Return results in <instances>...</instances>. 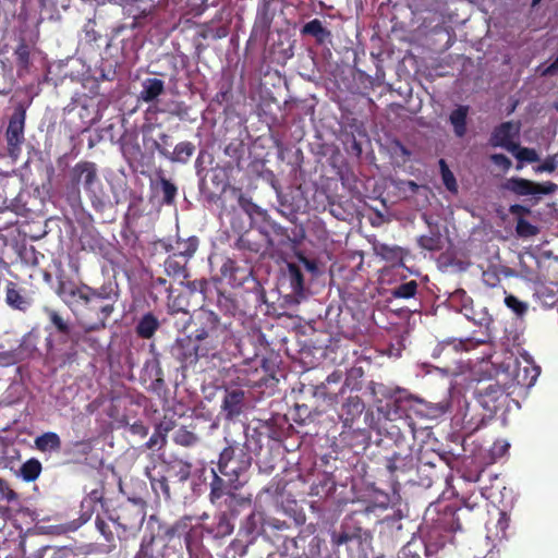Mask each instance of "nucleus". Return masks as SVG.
<instances>
[{"label":"nucleus","instance_id":"3","mask_svg":"<svg viewBox=\"0 0 558 558\" xmlns=\"http://www.w3.org/2000/svg\"><path fill=\"white\" fill-rule=\"evenodd\" d=\"M119 299V286L113 280L105 281L100 287L93 288L90 301L83 322L89 320L87 330L105 328L106 322L114 311Z\"/></svg>","mask_w":558,"mask_h":558},{"label":"nucleus","instance_id":"11","mask_svg":"<svg viewBox=\"0 0 558 558\" xmlns=\"http://www.w3.org/2000/svg\"><path fill=\"white\" fill-rule=\"evenodd\" d=\"M65 339H58L54 343L50 338H46V360L58 368H63L73 364L77 360V343Z\"/></svg>","mask_w":558,"mask_h":558},{"label":"nucleus","instance_id":"50","mask_svg":"<svg viewBox=\"0 0 558 558\" xmlns=\"http://www.w3.org/2000/svg\"><path fill=\"white\" fill-rule=\"evenodd\" d=\"M149 367L155 372V378L151 381L149 389L156 392L157 395H160L161 391L166 389V383L163 379V371L161 368L158 357H155L151 361H147L145 363V368L147 369Z\"/></svg>","mask_w":558,"mask_h":558},{"label":"nucleus","instance_id":"37","mask_svg":"<svg viewBox=\"0 0 558 558\" xmlns=\"http://www.w3.org/2000/svg\"><path fill=\"white\" fill-rule=\"evenodd\" d=\"M198 247V239L190 236L187 239H178L174 245H167L166 251L185 259L191 258Z\"/></svg>","mask_w":558,"mask_h":558},{"label":"nucleus","instance_id":"56","mask_svg":"<svg viewBox=\"0 0 558 558\" xmlns=\"http://www.w3.org/2000/svg\"><path fill=\"white\" fill-rule=\"evenodd\" d=\"M439 167H440V173L442 183L446 186V189L451 193L458 192V183L456 180L454 174L452 171L448 168L446 161L444 159L439 160Z\"/></svg>","mask_w":558,"mask_h":558},{"label":"nucleus","instance_id":"32","mask_svg":"<svg viewBox=\"0 0 558 558\" xmlns=\"http://www.w3.org/2000/svg\"><path fill=\"white\" fill-rule=\"evenodd\" d=\"M373 248L378 257L390 263L392 266H403V259L407 251L401 246L376 243Z\"/></svg>","mask_w":558,"mask_h":558},{"label":"nucleus","instance_id":"23","mask_svg":"<svg viewBox=\"0 0 558 558\" xmlns=\"http://www.w3.org/2000/svg\"><path fill=\"white\" fill-rule=\"evenodd\" d=\"M5 304L13 311L26 313L33 305V299L14 281L5 284Z\"/></svg>","mask_w":558,"mask_h":558},{"label":"nucleus","instance_id":"40","mask_svg":"<svg viewBox=\"0 0 558 558\" xmlns=\"http://www.w3.org/2000/svg\"><path fill=\"white\" fill-rule=\"evenodd\" d=\"M192 472V464L190 462L175 459L167 464V476L179 483L186 482Z\"/></svg>","mask_w":558,"mask_h":558},{"label":"nucleus","instance_id":"34","mask_svg":"<svg viewBox=\"0 0 558 558\" xmlns=\"http://www.w3.org/2000/svg\"><path fill=\"white\" fill-rule=\"evenodd\" d=\"M469 110H470L469 106L459 105L449 114V122L452 125L453 133L459 138L464 137L466 134Z\"/></svg>","mask_w":558,"mask_h":558},{"label":"nucleus","instance_id":"33","mask_svg":"<svg viewBox=\"0 0 558 558\" xmlns=\"http://www.w3.org/2000/svg\"><path fill=\"white\" fill-rule=\"evenodd\" d=\"M160 328V322L153 312L145 313L136 323L135 332L141 339H151Z\"/></svg>","mask_w":558,"mask_h":558},{"label":"nucleus","instance_id":"57","mask_svg":"<svg viewBox=\"0 0 558 558\" xmlns=\"http://www.w3.org/2000/svg\"><path fill=\"white\" fill-rule=\"evenodd\" d=\"M173 440L177 445L190 447L197 442L198 437L196 434L182 426L175 430Z\"/></svg>","mask_w":558,"mask_h":558},{"label":"nucleus","instance_id":"45","mask_svg":"<svg viewBox=\"0 0 558 558\" xmlns=\"http://www.w3.org/2000/svg\"><path fill=\"white\" fill-rule=\"evenodd\" d=\"M483 343V341H474L473 339L466 338V339H451V340H444L440 342L436 351L446 352L448 349H452L454 351H470L474 348H476L478 344Z\"/></svg>","mask_w":558,"mask_h":558},{"label":"nucleus","instance_id":"19","mask_svg":"<svg viewBox=\"0 0 558 558\" xmlns=\"http://www.w3.org/2000/svg\"><path fill=\"white\" fill-rule=\"evenodd\" d=\"M246 409L245 393L241 389H226L221 401V413L226 421H235Z\"/></svg>","mask_w":558,"mask_h":558},{"label":"nucleus","instance_id":"35","mask_svg":"<svg viewBox=\"0 0 558 558\" xmlns=\"http://www.w3.org/2000/svg\"><path fill=\"white\" fill-rule=\"evenodd\" d=\"M450 303L453 307H456L459 312L463 313V315L473 320L476 324L482 325L481 322H477L475 317L472 316L473 313V300L463 289L456 290L450 295Z\"/></svg>","mask_w":558,"mask_h":558},{"label":"nucleus","instance_id":"52","mask_svg":"<svg viewBox=\"0 0 558 558\" xmlns=\"http://www.w3.org/2000/svg\"><path fill=\"white\" fill-rule=\"evenodd\" d=\"M287 276L292 288V292L294 294L302 293L304 290V277L300 266L294 263L288 264Z\"/></svg>","mask_w":558,"mask_h":558},{"label":"nucleus","instance_id":"24","mask_svg":"<svg viewBox=\"0 0 558 558\" xmlns=\"http://www.w3.org/2000/svg\"><path fill=\"white\" fill-rule=\"evenodd\" d=\"M220 274L232 287H241L248 280L252 270L246 265L241 266L231 258H225L220 266Z\"/></svg>","mask_w":558,"mask_h":558},{"label":"nucleus","instance_id":"14","mask_svg":"<svg viewBox=\"0 0 558 558\" xmlns=\"http://www.w3.org/2000/svg\"><path fill=\"white\" fill-rule=\"evenodd\" d=\"M23 510L22 497L10 482L0 477V519L11 521Z\"/></svg>","mask_w":558,"mask_h":558},{"label":"nucleus","instance_id":"60","mask_svg":"<svg viewBox=\"0 0 558 558\" xmlns=\"http://www.w3.org/2000/svg\"><path fill=\"white\" fill-rule=\"evenodd\" d=\"M505 304L518 316H523L527 312L526 303L520 301L517 296L512 294H508L505 298Z\"/></svg>","mask_w":558,"mask_h":558},{"label":"nucleus","instance_id":"30","mask_svg":"<svg viewBox=\"0 0 558 558\" xmlns=\"http://www.w3.org/2000/svg\"><path fill=\"white\" fill-rule=\"evenodd\" d=\"M281 544L277 546V549L268 555L267 558H300L299 543L305 542L303 532L298 536H288L282 538Z\"/></svg>","mask_w":558,"mask_h":558},{"label":"nucleus","instance_id":"25","mask_svg":"<svg viewBox=\"0 0 558 558\" xmlns=\"http://www.w3.org/2000/svg\"><path fill=\"white\" fill-rule=\"evenodd\" d=\"M194 342L197 345L198 354L202 357H214L223 347V344L232 338V336H223V335H210V336H194L191 335Z\"/></svg>","mask_w":558,"mask_h":558},{"label":"nucleus","instance_id":"18","mask_svg":"<svg viewBox=\"0 0 558 558\" xmlns=\"http://www.w3.org/2000/svg\"><path fill=\"white\" fill-rule=\"evenodd\" d=\"M156 7L149 0H125L122 12L131 17V27L141 28L151 21Z\"/></svg>","mask_w":558,"mask_h":558},{"label":"nucleus","instance_id":"10","mask_svg":"<svg viewBox=\"0 0 558 558\" xmlns=\"http://www.w3.org/2000/svg\"><path fill=\"white\" fill-rule=\"evenodd\" d=\"M194 330L190 335L197 337L210 335L232 336L229 324L221 323L219 316L209 310L201 308L192 317Z\"/></svg>","mask_w":558,"mask_h":558},{"label":"nucleus","instance_id":"5","mask_svg":"<svg viewBox=\"0 0 558 558\" xmlns=\"http://www.w3.org/2000/svg\"><path fill=\"white\" fill-rule=\"evenodd\" d=\"M236 373L239 384L250 388L272 390L279 381L271 363L266 359L245 362L236 369Z\"/></svg>","mask_w":558,"mask_h":558},{"label":"nucleus","instance_id":"61","mask_svg":"<svg viewBox=\"0 0 558 558\" xmlns=\"http://www.w3.org/2000/svg\"><path fill=\"white\" fill-rule=\"evenodd\" d=\"M323 539L318 536H312L308 543V550H303V554L306 558H319L320 557V546L323 545Z\"/></svg>","mask_w":558,"mask_h":558},{"label":"nucleus","instance_id":"2","mask_svg":"<svg viewBox=\"0 0 558 558\" xmlns=\"http://www.w3.org/2000/svg\"><path fill=\"white\" fill-rule=\"evenodd\" d=\"M252 454L246 442L232 441L222 449L217 463V471L228 477V485L240 488L245 480L242 476L252 465Z\"/></svg>","mask_w":558,"mask_h":558},{"label":"nucleus","instance_id":"51","mask_svg":"<svg viewBox=\"0 0 558 558\" xmlns=\"http://www.w3.org/2000/svg\"><path fill=\"white\" fill-rule=\"evenodd\" d=\"M417 244L429 252H438L444 247L442 236L438 230L432 231L430 234L421 235L417 239Z\"/></svg>","mask_w":558,"mask_h":558},{"label":"nucleus","instance_id":"55","mask_svg":"<svg viewBox=\"0 0 558 558\" xmlns=\"http://www.w3.org/2000/svg\"><path fill=\"white\" fill-rule=\"evenodd\" d=\"M263 233L267 236L269 245L274 246L275 241L270 238V233L279 238H288L286 229L274 220L265 218V226L263 227Z\"/></svg>","mask_w":558,"mask_h":558},{"label":"nucleus","instance_id":"62","mask_svg":"<svg viewBox=\"0 0 558 558\" xmlns=\"http://www.w3.org/2000/svg\"><path fill=\"white\" fill-rule=\"evenodd\" d=\"M187 288L192 293L198 292L204 299L210 289V284L206 279L193 280L187 282Z\"/></svg>","mask_w":558,"mask_h":558},{"label":"nucleus","instance_id":"38","mask_svg":"<svg viewBox=\"0 0 558 558\" xmlns=\"http://www.w3.org/2000/svg\"><path fill=\"white\" fill-rule=\"evenodd\" d=\"M165 93V82L159 78H146L142 84L140 99L144 102H153Z\"/></svg>","mask_w":558,"mask_h":558},{"label":"nucleus","instance_id":"58","mask_svg":"<svg viewBox=\"0 0 558 558\" xmlns=\"http://www.w3.org/2000/svg\"><path fill=\"white\" fill-rule=\"evenodd\" d=\"M83 40L93 45L96 44L99 39H101V34L96 29V21L94 19H88L84 24L83 29Z\"/></svg>","mask_w":558,"mask_h":558},{"label":"nucleus","instance_id":"13","mask_svg":"<svg viewBox=\"0 0 558 558\" xmlns=\"http://www.w3.org/2000/svg\"><path fill=\"white\" fill-rule=\"evenodd\" d=\"M521 131L520 121H505L496 125L488 138L492 147H500L506 150L514 151L518 148V138Z\"/></svg>","mask_w":558,"mask_h":558},{"label":"nucleus","instance_id":"49","mask_svg":"<svg viewBox=\"0 0 558 558\" xmlns=\"http://www.w3.org/2000/svg\"><path fill=\"white\" fill-rule=\"evenodd\" d=\"M303 35H311L316 38L317 43L323 44L327 38L331 36L330 31L323 26V23L318 19H314L307 22L301 29Z\"/></svg>","mask_w":558,"mask_h":558},{"label":"nucleus","instance_id":"48","mask_svg":"<svg viewBox=\"0 0 558 558\" xmlns=\"http://www.w3.org/2000/svg\"><path fill=\"white\" fill-rule=\"evenodd\" d=\"M390 296L400 300L415 299L418 293V283L416 280H409L397 284L389 291Z\"/></svg>","mask_w":558,"mask_h":558},{"label":"nucleus","instance_id":"8","mask_svg":"<svg viewBox=\"0 0 558 558\" xmlns=\"http://www.w3.org/2000/svg\"><path fill=\"white\" fill-rule=\"evenodd\" d=\"M282 515L284 518L268 515L263 519V534L272 543H278L282 538L292 535L291 532L306 521V515L302 509H293L292 513L286 511Z\"/></svg>","mask_w":558,"mask_h":558},{"label":"nucleus","instance_id":"4","mask_svg":"<svg viewBox=\"0 0 558 558\" xmlns=\"http://www.w3.org/2000/svg\"><path fill=\"white\" fill-rule=\"evenodd\" d=\"M93 288L83 281L76 282L70 277L58 276L56 294L78 320H83Z\"/></svg>","mask_w":558,"mask_h":558},{"label":"nucleus","instance_id":"64","mask_svg":"<svg viewBox=\"0 0 558 558\" xmlns=\"http://www.w3.org/2000/svg\"><path fill=\"white\" fill-rule=\"evenodd\" d=\"M490 160L499 167L504 172H508L512 166L511 160L504 154H493Z\"/></svg>","mask_w":558,"mask_h":558},{"label":"nucleus","instance_id":"43","mask_svg":"<svg viewBox=\"0 0 558 558\" xmlns=\"http://www.w3.org/2000/svg\"><path fill=\"white\" fill-rule=\"evenodd\" d=\"M43 472V464L37 458H31L23 462L19 470V476L26 483L35 482Z\"/></svg>","mask_w":558,"mask_h":558},{"label":"nucleus","instance_id":"21","mask_svg":"<svg viewBox=\"0 0 558 558\" xmlns=\"http://www.w3.org/2000/svg\"><path fill=\"white\" fill-rule=\"evenodd\" d=\"M367 389L373 397L377 396V393H381L383 397L392 399L396 412L405 411L407 407H411L416 400L412 395L408 393L405 389L397 387L393 390L386 391L383 384L373 380L368 383Z\"/></svg>","mask_w":558,"mask_h":558},{"label":"nucleus","instance_id":"16","mask_svg":"<svg viewBox=\"0 0 558 558\" xmlns=\"http://www.w3.org/2000/svg\"><path fill=\"white\" fill-rule=\"evenodd\" d=\"M507 397L506 388L499 383H489L485 387L477 388L475 391L476 402L489 415L496 413L502 407Z\"/></svg>","mask_w":558,"mask_h":558},{"label":"nucleus","instance_id":"20","mask_svg":"<svg viewBox=\"0 0 558 558\" xmlns=\"http://www.w3.org/2000/svg\"><path fill=\"white\" fill-rule=\"evenodd\" d=\"M150 190L155 197L160 198V204L173 206L178 195V186L170 179H167L162 170L155 173V179L150 180Z\"/></svg>","mask_w":558,"mask_h":558},{"label":"nucleus","instance_id":"1","mask_svg":"<svg viewBox=\"0 0 558 558\" xmlns=\"http://www.w3.org/2000/svg\"><path fill=\"white\" fill-rule=\"evenodd\" d=\"M82 190L89 198L92 207L101 213L106 207L107 194L99 177L98 166L89 160L76 162L68 172L64 194L71 206L82 204Z\"/></svg>","mask_w":558,"mask_h":558},{"label":"nucleus","instance_id":"6","mask_svg":"<svg viewBox=\"0 0 558 558\" xmlns=\"http://www.w3.org/2000/svg\"><path fill=\"white\" fill-rule=\"evenodd\" d=\"M146 517V505L142 499L128 500L121 504L117 510L113 522L120 529L119 538L135 536L142 529Z\"/></svg>","mask_w":558,"mask_h":558},{"label":"nucleus","instance_id":"63","mask_svg":"<svg viewBox=\"0 0 558 558\" xmlns=\"http://www.w3.org/2000/svg\"><path fill=\"white\" fill-rule=\"evenodd\" d=\"M95 525L107 542L113 541V533L110 530L109 524L100 515L96 517Z\"/></svg>","mask_w":558,"mask_h":558},{"label":"nucleus","instance_id":"7","mask_svg":"<svg viewBox=\"0 0 558 558\" xmlns=\"http://www.w3.org/2000/svg\"><path fill=\"white\" fill-rule=\"evenodd\" d=\"M372 535L367 530L343 523L339 531L331 533V543L339 548L345 546L349 555L357 554L360 558H368L366 549L371 547Z\"/></svg>","mask_w":558,"mask_h":558},{"label":"nucleus","instance_id":"54","mask_svg":"<svg viewBox=\"0 0 558 558\" xmlns=\"http://www.w3.org/2000/svg\"><path fill=\"white\" fill-rule=\"evenodd\" d=\"M217 306L225 314L234 316L239 310L236 301L230 295L217 290Z\"/></svg>","mask_w":558,"mask_h":558},{"label":"nucleus","instance_id":"12","mask_svg":"<svg viewBox=\"0 0 558 558\" xmlns=\"http://www.w3.org/2000/svg\"><path fill=\"white\" fill-rule=\"evenodd\" d=\"M501 187L517 196L549 195L555 193L558 189L557 184L550 181L537 183L520 177L507 179Z\"/></svg>","mask_w":558,"mask_h":558},{"label":"nucleus","instance_id":"9","mask_svg":"<svg viewBox=\"0 0 558 558\" xmlns=\"http://www.w3.org/2000/svg\"><path fill=\"white\" fill-rule=\"evenodd\" d=\"M26 120V106L19 102L10 117L5 131V140L10 156L16 157L21 153V146L25 141L24 129Z\"/></svg>","mask_w":558,"mask_h":558},{"label":"nucleus","instance_id":"41","mask_svg":"<svg viewBox=\"0 0 558 558\" xmlns=\"http://www.w3.org/2000/svg\"><path fill=\"white\" fill-rule=\"evenodd\" d=\"M336 490V482L327 474H323L316 482L311 485L310 495L324 499L332 495Z\"/></svg>","mask_w":558,"mask_h":558},{"label":"nucleus","instance_id":"26","mask_svg":"<svg viewBox=\"0 0 558 558\" xmlns=\"http://www.w3.org/2000/svg\"><path fill=\"white\" fill-rule=\"evenodd\" d=\"M364 409L365 404L359 396L348 397L345 402H343L341 405V410L339 412V418L343 425V428L351 429L354 423L362 415Z\"/></svg>","mask_w":558,"mask_h":558},{"label":"nucleus","instance_id":"39","mask_svg":"<svg viewBox=\"0 0 558 558\" xmlns=\"http://www.w3.org/2000/svg\"><path fill=\"white\" fill-rule=\"evenodd\" d=\"M36 450L40 452H59L61 450V438L54 432H46L34 440Z\"/></svg>","mask_w":558,"mask_h":558},{"label":"nucleus","instance_id":"53","mask_svg":"<svg viewBox=\"0 0 558 558\" xmlns=\"http://www.w3.org/2000/svg\"><path fill=\"white\" fill-rule=\"evenodd\" d=\"M512 155H514V157L518 159V165H517V169L520 170L522 169L523 165L522 162H536L539 160V156L537 154V151L534 149V148H530V147H522L520 146V144L518 143V148L514 149V151H510Z\"/></svg>","mask_w":558,"mask_h":558},{"label":"nucleus","instance_id":"15","mask_svg":"<svg viewBox=\"0 0 558 558\" xmlns=\"http://www.w3.org/2000/svg\"><path fill=\"white\" fill-rule=\"evenodd\" d=\"M170 352L182 371L194 367L201 360L197 345L191 335L178 338L171 345Z\"/></svg>","mask_w":558,"mask_h":558},{"label":"nucleus","instance_id":"31","mask_svg":"<svg viewBox=\"0 0 558 558\" xmlns=\"http://www.w3.org/2000/svg\"><path fill=\"white\" fill-rule=\"evenodd\" d=\"M28 339L29 336L26 335L15 349L0 352V360L4 361L7 364H16L31 356L35 345L29 343Z\"/></svg>","mask_w":558,"mask_h":558},{"label":"nucleus","instance_id":"27","mask_svg":"<svg viewBox=\"0 0 558 558\" xmlns=\"http://www.w3.org/2000/svg\"><path fill=\"white\" fill-rule=\"evenodd\" d=\"M44 313L49 318V322L54 327L56 331L60 335L59 339H65L64 343L69 341L78 342V337L72 330L69 319H65L57 310L45 307Z\"/></svg>","mask_w":558,"mask_h":558},{"label":"nucleus","instance_id":"29","mask_svg":"<svg viewBox=\"0 0 558 558\" xmlns=\"http://www.w3.org/2000/svg\"><path fill=\"white\" fill-rule=\"evenodd\" d=\"M166 547L154 533L145 534L133 558H165Z\"/></svg>","mask_w":558,"mask_h":558},{"label":"nucleus","instance_id":"22","mask_svg":"<svg viewBox=\"0 0 558 558\" xmlns=\"http://www.w3.org/2000/svg\"><path fill=\"white\" fill-rule=\"evenodd\" d=\"M151 149L158 151V154L171 162L186 163L195 153V145L192 142L184 141L178 143L173 151H170L167 147L158 143L156 140L153 141Z\"/></svg>","mask_w":558,"mask_h":558},{"label":"nucleus","instance_id":"17","mask_svg":"<svg viewBox=\"0 0 558 558\" xmlns=\"http://www.w3.org/2000/svg\"><path fill=\"white\" fill-rule=\"evenodd\" d=\"M238 488H233L228 485V478L225 480L220 477L216 470H213V481L210 483V494L209 498L213 504L217 502L221 498L225 497V502L231 508L233 506H241L245 504H250L251 500L248 498L239 497L233 490Z\"/></svg>","mask_w":558,"mask_h":558},{"label":"nucleus","instance_id":"44","mask_svg":"<svg viewBox=\"0 0 558 558\" xmlns=\"http://www.w3.org/2000/svg\"><path fill=\"white\" fill-rule=\"evenodd\" d=\"M14 57L17 66V74L21 76L27 73L31 68V47L25 40H21L14 50Z\"/></svg>","mask_w":558,"mask_h":558},{"label":"nucleus","instance_id":"46","mask_svg":"<svg viewBox=\"0 0 558 558\" xmlns=\"http://www.w3.org/2000/svg\"><path fill=\"white\" fill-rule=\"evenodd\" d=\"M539 375V368L537 366H523L517 367L513 380L521 387H531L535 384Z\"/></svg>","mask_w":558,"mask_h":558},{"label":"nucleus","instance_id":"47","mask_svg":"<svg viewBox=\"0 0 558 558\" xmlns=\"http://www.w3.org/2000/svg\"><path fill=\"white\" fill-rule=\"evenodd\" d=\"M186 263L187 259L174 254H170L165 260V270L168 276L174 278L186 277Z\"/></svg>","mask_w":558,"mask_h":558},{"label":"nucleus","instance_id":"36","mask_svg":"<svg viewBox=\"0 0 558 558\" xmlns=\"http://www.w3.org/2000/svg\"><path fill=\"white\" fill-rule=\"evenodd\" d=\"M534 296L544 308H551L558 304V282L541 284L536 288Z\"/></svg>","mask_w":558,"mask_h":558},{"label":"nucleus","instance_id":"59","mask_svg":"<svg viewBox=\"0 0 558 558\" xmlns=\"http://www.w3.org/2000/svg\"><path fill=\"white\" fill-rule=\"evenodd\" d=\"M515 232L520 238H531L538 233V229L523 217H519L517 220Z\"/></svg>","mask_w":558,"mask_h":558},{"label":"nucleus","instance_id":"42","mask_svg":"<svg viewBox=\"0 0 558 558\" xmlns=\"http://www.w3.org/2000/svg\"><path fill=\"white\" fill-rule=\"evenodd\" d=\"M191 517H183L166 530V535L170 538L184 535L185 545L189 550L191 549Z\"/></svg>","mask_w":558,"mask_h":558},{"label":"nucleus","instance_id":"28","mask_svg":"<svg viewBox=\"0 0 558 558\" xmlns=\"http://www.w3.org/2000/svg\"><path fill=\"white\" fill-rule=\"evenodd\" d=\"M203 531L214 539L225 538L232 534L234 525L231 523L229 515L221 512L214 517L209 524L202 525Z\"/></svg>","mask_w":558,"mask_h":558}]
</instances>
